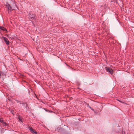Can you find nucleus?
<instances>
[{
    "instance_id": "nucleus-7",
    "label": "nucleus",
    "mask_w": 134,
    "mask_h": 134,
    "mask_svg": "<svg viewBox=\"0 0 134 134\" xmlns=\"http://www.w3.org/2000/svg\"><path fill=\"white\" fill-rule=\"evenodd\" d=\"M18 119H19V120L21 122H22V118L20 117V116H19L18 117Z\"/></svg>"
},
{
    "instance_id": "nucleus-3",
    "label": "nucleus",
    "mask_w": 134,
    "mask_h": 134,
    "mask_svg": "<svg viewBox=\"0 0 134 134\" xmlns=\"http://www.w3.org/2000/svg\"><path fill=\"white\" fill-rule=\"evenodd\" d=\"M106 70L107 72H109L110 74H112L113 73V70L109 68H107Z\"/></svg>"
},
{
    "instance_id": "nucleus-4",
    "label": "nucleus",
    "mask_w": 134,
    "mask_h": 134,
    "mask_svg": "<svg viewBox=\"0 0 134 134\" xmlns=\"http://www.w3.org/2000/svg\"><path fill=\"white\" fill-rule=\"evenodd\" d=\"M3 40L6 44L7 45L9 44V41L7 38L4 37H3Z\"/></svg>"
},
{
    "instance_id": "nucleus-9",
    "label": "nucleus",
    "mask_w": 134,
    "mask_h": 134,
    "mask_svg": "<svg viewBox=\"0 0 134 134\" xmlns=\"http://www.w3.org/2000/svg\"><path fill=\"white\" fill-rule=\"evenodd\" d=\"M0 122L2 123L3 122V120H0Z\"/></svg>"
},
{
    "instance_id": "nucleus-6",
    "label": "nucleus",
    "mask_w": 134,
    "mask_h": 134,
    "mask_svg": "<svg viewBox=\"0 0 134 134\" xmlns=\"http://www.w3.org/2000/svg\"><path fill=\"white\" fill-rule=\"evenodd\" d=\"M0 29L2 30L3 31H5L6 30V29L4 27L1 26H0Z\"/></svg>"
},
{
    "instance_id": "nucleus-11",
    "label": "nucleus",
    "mask_w": 134,
    "mask_h": 134,
    "mask_svg": "<svg viewBox=\"0 0 134 134\" xmlns=\"http://www.w3.org/2000/svg\"><path fill=\"white\" fill-rule=\"evenodd\" d=\"M89 107L90 108V109H91L92 108L90 107L89 106Z\"/></svg>"
},
{
    "instance_id": "nucleus-8",
    "label": "nucleus",
    "mask_w": 134,
    "mask_h": 134,
    "mask_svg": "<svg viewBox=\"0 0 134 134\" xmlns=\"http://www.w3.org/2000/svg\"><path fill=\"white\" fill-rule=\"evenodd\" d=\"M4 125H6V123L5 122H3L2 123Z\"/></svg>"
},
{
    "instance_id": "nucleus-1",
    "label": "nucleus",
    "mask_w": 134,
    "mask_h": 134,
    "mask_svg": "<svg viewBox=\"0 0 134 134\" xmlns=\"http://www.w3.org/2000/svg\"><path fill=\"white\" fill-rule=\"evenodd\" d=\"M12 6H11L10 5L7 4L6 5V6L8 9L10 10H15L17 8V7L15 3L14 2L12 4Z\"/></svg>"
},
{
    "instance_id": "nucleus-10",
    "label": "nucleus",
    "mask_w": 134,
    "mask_h": 134,
    "mask_svg": "<svg viewBox=\"0 0 134 134\" xmlns=\"http://www.w3.org/2000/svg\"><path fill=\"white\" fill-rule=\"evenodd\" d=\"M91 109H92L93 111H94V112L95 113V112H95V111H94V110L93 109V108H92Z\"/></svg>"
},
{
    "instance_id": "nucleus-2",
    "label": "nucleus",
    "mask_w": 134,
    "mask_h": 134,
    "mask_svg": "<svg viewBox=\"0 0 134 134\" xmlns=\"http://www.w3.org/2000/svg\"><path fill=\"white\" fill-rule=\"evenodd\" d=\"M28 16L32 20H35V16L34 14H29Z\"/></svg>"
},
{
    "instance_id": "nucleus-5",
    "label": "nucleus",
    "mask_w": 134,
    "mask_h": 134,
    "mask_svg": "<svg viewBox=\"0 0 134 134\" xmlns=\"http://www.w3.org/2000/svg\"><path fill=\"white\" fill-rule=\"evenodd\" d=\"M30 130L31 131V132L34 133L36 134H37V132L35 131H34L32 128H30Z\"/></svg>"
}]
</instances>
